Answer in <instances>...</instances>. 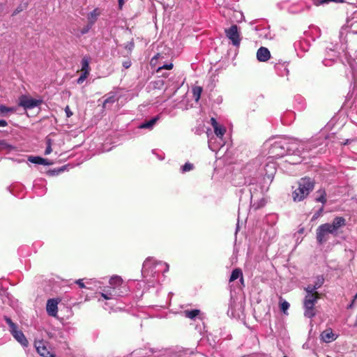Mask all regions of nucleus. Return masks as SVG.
<instances>
[{
  "label": "nucleus",
  "mask_w": 357,
  "mask_h": 357,
  "mask_svg": "<svg viewBox=\"0 0 357 357\" xmlns=\"http://www.w3.org/2000/svg\"><path fill=\"white\" fill-rule=\"evenodd\" d=\"M208 147L209 149H211V150L214 151L213 148L212 147V138H211L210 139H208Z\"/></svg>",
  "instance_id": "603ef678"
},
{
  "label": "nucleus",
  "mask_w": 357,
  "mask_h": 357,
  "mask_svg": "<svg viewBox=\"0 0 357 357\" xmlns=\"http://www.w3.org/2000/svg\"><path fill=\"white\" fill-rule=\"evenodd\" d=\"M81 64H82V71L84 73H86V74H89V70H90V68H89V58L86 57V56H84L82 60V62H81Z\"/></svg>",
  "instance_id": "4be33fe9"
},
{
  "label": "nucleus",
  "mask_w": 357,
  "mask_h": 357,
  "mask_svg": "<svg viewBox=\"0 0 357 357\" xmlns=\"http://www.w3.org/2000/svg\"><path fill=\"white\" fill-rule=\"evenodd\" d=\"M159 120V116H156L153 117L149 121H146L142 123H141L138 128L140 129H149L151 130L153 129V126L156 123V122Z\"/></svg>",
  "instance_id": "f3484780"
},
{
  "label": "nucleus",
  "mask_w": 357,
  "mask_h": 357,
  "mask_svg": "<svg viewBox=\"0 0 357 357\" xmlns=\"http://www.w3.org/2000/svg\"><path fill=\"white\" fill-rule=\"evenodd\" d=\"M43 103L41 99H34L26 96H21L19 98L18 105L24 109H31L39 107Z\"/></svg>",
  "instance_id": "0eeeda50"
},
{
  "label": "nucleus",
  "mask_w": 357,
  "mask_h": 357,
  "mask_svg": "<svg viewBox=\"0 0 357 357\" xmlns=\"http://www.w3.org/2000/svg\"><path fill=\"white\" fill-rule=\"evenodd\" d=\"M109 284L113 286L112 288L116 289V287H119L122 284V279L119 276L112 277L109 280Z\"/></svg>",
  "instance_id": "a878e982"
},
{
  "label": "nucleus",
  "mask_w": 357,
  "mask_h": 357,
  "mask_svg": "<svg viewBox=\"0 0 357 357\" xmlns=\"http://www.w3.org/2000/svg\"><path fill=\"white\" fill-rule=\"evenodd\" d=\"M36 350L43 357H55V355L50 351L42 342H39L38 345L36 346Z\"/></svg>",
  "instance_id": "2eb2a0df"
},
{
  "label": "nucleus",
  "mask_w": 357,
  "mask_h": 357,
  "mask_svg": "<svg viewBox=\"0 0 357 357\" xmlns=\"http://www.w3.org/2000/svg\"><path fill=\"white\" fill-rule=\"evenodd\" d=\"M131 66V61L130 60H127L123 62V66L127 69L129 68Z\"/></svg>",
  "instance_id": "ea45409f"
},
{
  "label": "nucleus",
  "mask_w": 357,
  "mask_h": 357,
  "mask_svg": "<svg viewBox=\"0 0 357 357\" xmlns=\"http://www.w3.org/2000/svg\"><path fill=\"white\" fill-rule=\"evenodd\" d=\"M314 3L317 6L326 3V0H312Z\"/></svg>",
  "instance_id": "79ce46f5"
},
{
  "label": "nucleus",
  "mask_w": 357,
  "mask_h": 357,
  "mask_svg": "<svg viewBox=\"0 0 357 357\" xmlns=\"http://www.w3.org/2000/svg\"><path fill=\"white\" fill-rule=\"evenodd\" d=\"M283 357H288V356H284Z\"/></svg>",
  "instance_id": "bf43d9fd"
},
{
  "label": "nucleus",
  "mask_w": 357,
  "mask_h": 357,
  "mask_svg": "<svg viewBox=\"0 0 357 357\" xmlns=\"http://www.w3.org/2000/svg\"><path fill=\"white\" fill-rule=\"evenodd\" d=\"M8 126V123L6 120H0V126L1 127H6Z\"/></svg>",
  "instance_id": "de8ad7c7"
},
{
  "label": "nucleus",
  "mask_w": 357,
  "mask_h": 357,
  "mask_svg": "<svg viewBox=\"0 0 357 357\" xmlns=\"http://www.w3.org/2000/svg\"><path fill=\"white\" fill-rule=\"evenodd\" d=\"M185 317L190 319H195L200 313V310L197 309L191 310H185L183 312Z\"/></svg>",
  "instance_id": "5701e85b"
},
{
  "label": "nucleus",
  "mask_w": 357,
  "mask_h": 357,
  "mask_svg": "<svg viewBox=\"0 0 357 357\" xmlns=\"http://www.w3.org/2000/svg\"><path fill=\"white\" fill-rule=\"evenodd\" d=\"M134 45H135L134 41H133V40H132L128 44H126V45L125 46V48L128 50L130 52H131L134 47Z\"/></svg>",
  "instance_id": "4c0bfd02"
},
{
  "label": "nucleus",
  "mask_w": 357,
  "mask_h": 357,
  "mask_svg": "<svg viewBox=\"0 0 357 357\" xmlns=\"http://www.w3.org/2000/svg\"><path fill=\"white\" fill-rule=\"evenodd\" d=\"M271 58V53L268 48L261 47L257 52V59L261 62L267 61Z\"/></svg>",
  "instance_id": "9d476101"
},
{
  "label": "nucleus",
  "mask_w": 357,
  "mask_h": 357,
  "mask_svg": "<svg viewBox=\"0 0 357 357\" xmlns=\"http://www.w3.org/2000/svg\"><path fill=\"white\" fill-rule=\"evenodd\" d=\"M66 166H63L57 169H54V170L50 171V174L51 175L58 174L63 172L66 169Z\"/></svg>",
  "instance_id": "f704fd0d"
},
{
  "label": "nucleus",
  "mask_w": 357,
  "mask_h": 357,
  "mask_svg": "<svg viewBox=\"0 0 357 357\" xmlns=\"http://www.w3.org/2000/svg\"><path fill=\"white\" fill-rule=\"evenodd\" d=\"M268 153L271 157L278 158L287 155L286 139L280 138L270 144Z\"/></svg>",
  "instance_id": "20e7f679"
},
{
  "label": "nucleus",
  "mask_w": 357,
  "mask_h": 357,
  "mask_svg": "<svg viewBox=\"0 0 357 357\" xmlns=\"http://www.w3.org/2000/svg\"><path fill=\"white\" fill-rule=\"evenodd\" d=\"M173 68V64L172 63H169V64H165L163 65L162 66L160 67L158 70V71H159L161 69H167V70H170Z\"/></svg>",
  "instance_id": "58836bf2"
},
{
  "label": "nucleus",
  "mask_w": 357,
  "mask_h": 357,
  "mask_svg": "<svg viewBox=\"0 0 357 357\" xmlns=\"http://www.w3.org/2000/svg\"><path fill=\"white\" fill-rule=\"evenodd\" d=\"M304 290L307 293L303 300L304 316L312 319L316 315L314 305L319 298V293L310 284L305 287Z\"/></svg>",
  "instance_id": "f257e3e1"
},
{
  "label": "nucleus",
  "mask_w": 357,
  "mask_h": 357,
  "mask_svg": "<svg viewBox=\"0 0 357 357\" xmlns=\"http://www.w3.org/2000/svg\"><path fill=\"white\" fill-rule=\"evenodd\" d=\"M22 8L21 6H18L13 12V15H15L17 14H18L19 13H20L21 11H22Z\"/></svg>",
  "instance_id": "c03bdc74"
},
{
  "label": "nucleus",
  "mask_w": 357,
  "mask_h": 357,
  "mask_svg": "<svg viewBox=\"0 0 357 357\" xmlns=\"http://www.w3.org/2000/svg\"><path fill=\"white\" fill-rule=\"evenodd\" d=\"M52 151V147L47 146L45 151V155H49Z\"/></svg>",
  "instance_id": "49530a36"
},
{
  "label": "nucleus",
  "mask_w": 357,
  "mask_h": 357,
  "mask_svg": "<svg viewBox=\"0 0 357 357\" xmlns=\"http://www.w3.org/2000/svg\"><path fill=\"white\" fill-rule=\"evenodd\" d=\"M354 299L357 301V293L356 294V295L354 296Z\"/></svg>",
  "instance_id": "4d7b16f0"
},
{
  "label": "nucleus",
  "mask_w": 357,
  "mask_h": 357,
  "mask_svg": "<svg viewBox=\"0 0 357 357\" xmlns=\"http://www.w3.org/2000/svg\"><path fill=\"white\" fill-rule=\"evenodd\" d=\"M324 277L322 275H319L317 278V280H316V282H315L314 284L312 285V286L314 287V288L316 290H317L318 289H319L324 284Z\"/></svg>",
  "instance_id": "c85d7f7f"
},
{
  "label": "nucleus",
  "mask_w": 357,
  "mask_h": 357,
  "mask_svg": "<svg viewBox=\"0 0 357 357\" xmlns=\"http://www.w3.org/2000/svg\"><path fill=\"white\" fill-rule=\"evenodd\" d=\"M354 325V326H357V314H356V320H355Z\"/></svg>",
  "instance_id": "6e6d98bb"
},
{
  "label": "nucleus",
  "mask_w": 357,
  "mask_h": 357,
  "mask_svg": "<svg viewBox=\"0 0 357 357\" xmlns=\"http://www.w3.org/2000/svg\"><path fill=\"white\" fill-rule=\"evenodd\" d=\"M314 181L310 177L301 178L298 181V188L292 192L294 202L304 200L314 188Z\"/></svg>",
  "instance_id": "f03ea898"
},
{
  "label": "nucleus",
  "mask_w": 357,
  "mask_h": 357,
  "mask_svg": "<svg viewBox=\"0 0 357 357\" xmlns=\"http://www.w3.org/2000/svg\"><path fill=\"white\" fill-rule=\"evenodd\" d=\"M75 283L77 284L80 288H85V285L82 279L76 280Z\"/></svg>",
  "instance_id": "a19ab883"
},
{
  "label": "nucleus",
  "mask_w": 357,
  "mask_h": 357,
  "mask_svg": "<svg viewBox=\"0 0 357 357\" xmlns=\"http://www.w3.org/2000/svg\"><path fill=\"white\" fill-rule=\"evenodd\" d=\"M52 139L49 138L48 137H46V144H47V146H50L52 147Z\"/></svg>",
  "instance_id": "37998d69"
},
{
  "label": "nucleus",
  "mask_w": 357,
  "mask_h": 357,
  "mask_svg": "<svg viewBox=\"0 0 357 357\" xmlns=\"http://www.w3.org/2000/svg\"><path fill=\"white\" fill-rule=\"evenodd\" d=\"M137 355H141L142 357L150 356L151 354L158 351V349L150 348L147 349H140L139 350L135 351Z\"/></svg>",
  "instance_id": "412c9836"
},
{
  "label": "nucleus",
  "mask_w": 357,
  "mask_h": 357,
  "mask_svg": "<svg viewBox=\"0 0 357 357\" xmlns=\"http://www.w3.org/2000/svg\"><path fill=\"white\" fill-rule=\"evenodd\" d=\"M166 266H167V269H166V271H168V269H169V265H168L167 264H166Z\"/></svg>",
  "instance_id": "13d9d810"
},
{
  "label": "nucleus",
  "mask_w": 357,
  "mask_h": 357,
  "mask_svg": "<svg viewBox=\"0 0 357 357\" xmlns=\"http://www.w3.org/2000/svg\"><path fill=\"white\" fill-rule=\"evenodd\" d=\"M66 115L68 117H70L73 114V113L70 112V110L68 106L66 108Z\"/></svg>",
  "instance_id": "8fccbe9b"
},
{
  "label": "nucleus",
  "mask_w": 357,
  "mask_h": 357,
  "mask_svg": "<svg viewBox=\"0 0 357 357\" xmlns=\"http://www.w3.org/2000/svg\"><path fill=\"white\" fill-rule=\"evenodd\" d=\"M5 321L8 324V325L10 326V330H13L15 328H17V325L13 322L10 318L6 317Z\"/></svg>",
  "instance_id": "473e14b6"
},
{
  "label": "nucleus",
  "mask_w": 357,
  "mask_h": 357,
  "mask_svg": "<svg viewBox=\"0 0 357 357\" xmlns=\"http://www.w3.org/2000/svg\"><path fill=\"white\" fill-rule=\"evenodd\" d=\"M287 154L289 155H301L305 150L309 151L314 146L311 142L303 143L296 139H286Z\"/></svg>",
  "instance_id": "7ed1b4c3"
},
{
  "label": "nucleus",
  "mask_w": 357,
  "mask_h": 357,
  "mask_svg": "<svg viewBox=\"0 0 357 357\" xmlns=\"http://www.w3.org/2000/svg\"><path fill=\"white\" fill-rule=\"evenodd\" d=\"M13 337L23 346L27 347L29 344L28 340L21 331H18L17 328L10 330Z\"/></svg>",
  "instance_id": "9b49d317"
},
{
  "label": "nucleus",
  "mask_w": 357,
  "mask_h": 357,
  "mask_svg": "<svg viewBox=\"0 0 357 357\" xmlns=\"http://www.w3.org/2000/svg\"><path fill=\"white\" fill-rule=\"evenodd\" d=\"M239 278H241V281L243 282V273H242L241 269L235 268L231 272V274L230 278H229V282H233Z\"/></svg>",
  "instance_id": "aec40b11"
},
{
  "label": "nucleus",
  "mask_w": 357,
  "mask_h": 357,
  "mask_svg": "<svg viewBox=\"0 0 357 357\" xmlns=\"http://www.w3.org/2000/svg\"><path fill=\"white\" fill-rule=\"evenodd\" d=\"M324 211V206H321L312 216V220H316L317 219L319 216H321L322 212Z\"/></svg>",
  "instance_id": "c9c22d12"
},
{
  "label": "nucleus",
  "mask_w": 357,
  "mask_h": 357,
  "mask_svg": "<svg viewBox=\"0 0 357 357\" xmlns=\"http://www.w3.org/2000/svg\"><path fill=\"white\" fill-rule=\"evenodd\" d=\"M15 107H8L4 105H0V116H3L7 112H15Z\"/></svg>",
  "instance_id": "cd10ccee"
},
{
  "label": "nucleus",
  "mask_w": 357,
  "mask_h": 357,
  "mask_svg": "<svg viewBox=\"0 0 357 357\" xmlns=\"http://www.w3.org/2000/svg\"><path fill=\"white\" fill-rule=\"evenodd\" d=\"M321 225H319L316 230V238L319 245H322L328 240V234Z\"/></svg>",
  "instance_id": "1a4fd4ad"
},
{
  "label": "nucleus",
  "mask_w": 357,
  "mask_h": 357,
  "mask_svg": "<svg viewBox=\"0 0 357 357\" xmlns=\"http://www.w3.org/2000/svg\"><path fill=\"white\" fill-rule=\"evenodd\" d=\"M351 139H346V141L343 143L344 145H347L350 143Z\"/></svg>",
  "instance_id": "5fc2aeb1"
},
{
  "label": "nucleus",
  "mask_w": 357,
  "mask_h": 357,
  "mask_svg": "<svg viewBox=\"0 0 357 357\" xmlns=\"http://www.w3.org/2000/svg\"><path fill=\"white\" fill-rule=\"evenodd\" d=\"M273 63H274V67L275 68V70L278 71V73L280 75V76H284V75H289V69L287 68V62H283L282 63L280 61H279L278 63H275V62H272Z\"/></svg>",
  "instance_id": "ddd939ff"
},
{
  "label": "nucleus",
  "mask_w": 357,
  "mask_h": 357,
  "mask_svg": "<svg viewBox=\"0 0 357 357\" xmlns=\"http://www.w3.org/2000/svg\"><path fill=\"white\" fill-rule=\"evenodd\" d=\"M347 224L346 219L341 216L335 217L331 223H324L321 225L328 234H332L337 236L340 229L344 227Z\"/></svg>",
  "instance_id": "39448f33"
},
{
  "label": "nucleus",
  "mask_w": 357,
  "mask_h": 357,
  "mask_svg": "<svg viewBox=\"0 0 357 357\" xmlns=\"http://www.w3.org/2000/svg\"><path fill=\"white\" fill-rule=\"evenodd\" d=\"M58 301L54 298L47 300L46 310L47 314L52 317H56L58 312Z\"/></svg>",
  "instance_id": "6e6552de"
},
{
  "label": "nucleus",
  "mask_w": 357,
  "mask_h": 357,
  "mask_svg": "<svg viewBox=\"0 0 357 357\" xmlns=\"http://www.w3.org/2000/svg\"><path fill=\"white\" fill-rule=\"evenodd\" d=\"M344 0H326V3H328L329 2H335V3H342Z\"/></svg>",
  "instance_id": "09e8293b"
},
{
  "label": "nucleus",
  "mask_w": 357,
  "mask_h": 357,
  "mask_svg": "<svg viewBox=\"0 0 357 357\" xmlns=\"http://www.w3.org/2000/svg\"><path fill=\"white\" fill-rule=\"evenodd\" d=\"M321 340L325 342H331L337 338V335L333 333L331 328L324 331L321 334Z\"/></svg>",
  "instance_id": "4468645a"
},
{
  "label": "nucleus",
  "mask_w": 357,
  "mask_h": 357,
  "mask_svg": "<svg viewBox=\"0 0 357 357\" xmlns=\"http://www.w3.org/2000/svg\"><path fill=\"white\" fill-rule=\"evenodd\" d=\"M317 194H318V195L315 198V201L317 202H321L324 205L327 202L326 190L324 189H319L317 191Z\"/></svg>",
  "instance_id": "a211bd4d"
},
{
  "label": "nucleus",
  "mask_w": 357,
  "mask_h": 357,
  "mask_svg": "<svg viewBox=\"0 0 357 357\" xmlns=\"http://www.w3.org/2000/svg\"><path fill=\"white\" fill-rule=\"evenodd\" d=\"M355 302H356V301L353 298L351 303L348 305L347 308L348 309L352 308Z\"/></svg>",
  "instance_id": "864d4df0"
},
{
  "label": "nucleus",
  "mask_w": 357,
  "mask_h": 357,
  "mask_svg": "<svg viewBox=\"0 0 357 357\" xmlns=\"http://www.w3.org/2000/svg\"><path fill=\"white\" fill-rule=\"evenodd\" d=\"M93 27L92 24H90L89 23H87L86 26H84L80 31V33L82 35H84L87 33L90 29Z\"/></svg>",
  "instance_id": "7c9ffc66"
},
{
  "label": "nucleus",
  "mask_w": 357,
  "mask_h": 357,
  "mask_svg": "<svg viewBox=\"0 0 357 357\" xmlns=\"http://www.w3.org/2000/svg\"><path fill=\"white\" fill-rule=\"evenodd\" d=\"M115 102V97L114 95L107 98L103 102V107H106L107 103H114Z\"/></svg>",
  "instance_id": "72a5a7b5"
},
{
  "label": "nucleus",
  "mask_w": 357,
  "mask_h": 357,
  "mask_svg": "<svg viewBox=\"0 0 357 357\" xmlns=\"http://www.w3.org/2000/svg\"><path fill=\"white\" fill-rule=\"evenodd\" d=\"M289 303L286 301H284L280 303V309L284 313L286 312V311L289 309Z\"/></svg>",
  "instance_id": "2f4dec72"
},
{
  "label": "nucleus",
  "mask_w": 357,
  "mask_h": 357,
  "mask_svg": "<svg viewBox=\"0 0 357 357\" xmlns=\"http://www.w3.org/2000/svg\"><path fill=\"white\" fill-rule=\"evenodd\" d=\"M118 3H119V8L121 9L122 6L124 3V1L123 0H118Z\"/></svg>",
  "instance_id": "3c124183"
},
{
  "label": "nucleus",
  "mask_w": 357,
  "mask_h": 357,
  "mask_svg": "<svg viewBox=\"0 0 357 357\" xmlns=\"http://www.w3.org/2000/svg\"><path fill=\"white\" fill-rule=\"evenodd\" d=\"M225 33L234 46L239 47L241 38L239 29L236 24H233L229 28L225 29Z\"/></svg>",
  "instance_id": "423d86ee"
},
{
  "label": "nucleus",
  "mask_w": 357,
  "mask_h": 357,
  "mask_svg": "<svg viewBox=\"0 0 357 357\" xmlns=\"http://www.w3.org/2000/svg\"><path fill=\"white\" fill-rule=\"evenodd\" d=\"M193 98L195 102H198L200 99V96L202 92V87L201 86H195L192 89Z\"/></svg>",
  "instance_id": "393cba45"
},
{
  "label": "nucleus",
  "mask_w": 357,
  "mask_h": 357,
  "mask_svg": "<svg viewBox=\"0 0 357 357\" xmlns=\"http://www.w3.org/2000/svg\"><path fill=\"white\" fill-rule=\"evenodd\" d=\"M211 125L213 126V128L215 127L216 126L219 125L215 118L212 117L211 119Z\"/></svg>",
  "instance_id": "a18cd8bd"
},
{
  "label": "nucleus",
  "mask_w": 357,
  "mask_h": 357,
  "mask_svg": "<svg viewBox=\"0 0 357 357\" xmlns=\"http://www.w3.org/2000/svg\"><path fill=\"white\" fill-rule=\"evenodd\" d=\"M88 75H89L88 74L82 73V74L79 76V77L77 80V84H82L86 79V78L87 77Z\"/></svg>",
  "instance_id": "e433bc0d"
},
{
  "label": "nucleus",
  "mask_w": 357,
  "mask_h": 357,
  "mask_svg": "<svg viewBox=\"0 0 357 357\" xmlns=\"http://www.w3.org/2000/svg\"><path fill=\"white\" fill-rule=\"evenodd\" d=\"M193 168H194L193 164L190 163V162H186V163H185V165H183L181 167V171H182V172L184 173V172H189V171L193 169Z\"/></svg>",
  "instance_id": "c756f323"
},
{
  "label": "nucleus",
  "mask_w": 357,
  "mask_h": 357,
  "mask_svg": "<svg viewBox=\"0 0 357 357\" xmlns=\"http://www.w3.org/2000/svg\"><path fill=\"white\" fill-rule=\"evenodd\" d=\"M28 161L33 164L43 165L45 166H50L54 164L52 161L40 156H29Z\"/></svg>",
  "instance_id": "f8f14e48"
},
{
  "label": "nucleus",
  "mask_w": 357,
  "mask_h": 357,
  "mask_svg": "<svg viewBox=\"0 0 357 357\" xmlns=\"http://www.w3.org/2000/svg\"><path fill=\"white\" fill-rule=\"evenodd\" d=\"M102 297H103L106 300L112 299L116 296H120L117 294L116 290L114 288H112L109 290L101 293Z\"/></svg>",
  "instance_id": "6ab92c4d"
},
{
  "label": "nucleus",
  "mask_w": 357,
  "mask_h": 357,
  "mask_svg": "<svg viewBox=\"0 0 357 357\" xmlns=\"http://www.w3.org/2000/svg\"><path fill=\"white\" fill-rule=\"evenodd\" d=\"M14 149L15 147L8 144L6 140H0V151H10Z\"/></svg>",
  "instance_id": "b1692460"
},
{
  "label": "nucleus",
  "mask_w": 357,
  "mask_h": 357,
  "mask_svg": "<svg viewBox=\"0 0 357 357\" xmlns=\"http://www.w3.org/2000/svg\"><path fill=\"white\" fill-rule=\"evenodd\" d=\"M213 129L215 135L218 137L222 139L226 132L225 128L222 126H220L219 125H218L215 127H214Z\"/></svg>",
  "instance_id": "bb28decb"
},
{
  "label": "nucleus",
  "mask_w": 357,
  "mask_h": 357,
  "mask_svg": "<svg viewBox=\"0 0 357 357\" xmlns=\"http://www.w3.org/2000/svg\"><path fill=\"white\" fill-rule=\"evenodd\" d=\"M100 14L101 11L98 8L93 9L87 15L88 23L93 26Z\"/></svg>",
  "instance_id": "dca6fc26"
}]
</instances>
